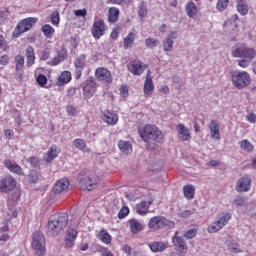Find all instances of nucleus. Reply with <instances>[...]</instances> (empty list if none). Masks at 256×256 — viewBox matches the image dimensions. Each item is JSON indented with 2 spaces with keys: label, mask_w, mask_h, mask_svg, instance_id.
<instances>
[{
  "label": "nucleus",
  "mask_w": 256,
  "mask_h": 256,
  "mask_svg": "<svg viewBox=\"0 0 256 256\" xmlns=\"http://www.w3.org/2000/svg\"><path fill=\"white\" fill-rule=\"evenodd\" d=\"M69 221V216L67 213H58L50 216L47 224V233L52 237H55L59 234L60 231H63L67 227Z\"/></svg>",
  "instance_id": "1"
},
{
  "label": "nucleus",
  "mask_w": 256,
  "mask_h": 256,
  "mask_svg": "<svg viewBox=\"0 0 256 256\" xmlns=\"http://www.w3.org/2000/svg\"><path fill=\"white\" fill-rule=\"evenodd\" d=\"M78 181L82 191H93L99 183V177L93 170H84L78 175Z\"/></svg>",
  "instance_id": "2"
},
{
  "label": "nucleus",
  "mask_w": 256,
  "mask_h": 256,
  "mask_svg": "<svg viewBox=\"0 0 256 256\" xmlns=\"http://www.w3.org/2000/svg\"><path fill=\"white\" fill-rule=\"evenodd\" d=\"M140 136L145 143H149V141L163 143V141H165V134L161 132L157 126L151 124L144 126L143 130L140 132Z\"/></svg>",
  "instance_id": "3"
},
{
  "label": "nucleus",
  "mask_w": 256,
  "mask_h": 256,
  "mask_svg": "<svg viewBox=\"0 0 256 256\" xmlns=\"http://www.w3.org/2000/svg\"><path fill=\"white\" fill-rule=\"evenodd\" d=\"M232 85L236 89H246L251 85V75L247 71L234 70L230 74Z\"/></svg>",
  "instance_id": "4"
},
{
  "label": "nucleus",
  "mask_w": 256,
  "mask_h": 256,
  "mask_svg": "<svg viewBox=\"0 0 256 256\" xmlns=\"http://www.w3.org/2000/svg\"><path fill=\"white\" fill-rule=\"evenodd\" d=\"M149 229L159 231V229H167V227H175V222L168 220L163 216H154L149 220Z\"/></svg>",
  "instance_id": "5"
},
{
  "label": "nucleus",
  "mask_w": 256,
  "mask_h": 256,
  "mask_svg": "<svg viewBox=\"0 0 256 256\" xmlns=\"http://www.w3.org/2000/svg\"><path fill=\"white\" fill-rule=\"evenodd\" d=\"M231 220V213H222L220 214V217L217 221L212 222L208 226V233H217L218 231H221L222 228L225 227Z\"/></svg>",
  "instance_id": "6"
},
{
  "label": "nucleus",
  "mask_w": 256,
  "mask_h": 256,
  "mask_svg": "<svg viewBox=\"0 0 256 256\" xmlns=\"http://www.w3.org/2000/svg\"><path fill=\"white\" fill-rule=\"evenodd\" d=\"M231 55H232V57L245 59V58L255 57L256 51L253 48H249V47L243 46V45L235 46L232 48Z\"/></svg>",
  "instance_id": "7"
},
{
  "label": "nucleus",
  "mask_w": 256,
  "mask_h": 256,
  "mask_svg": "<svg viewBox=\"0 0 256 256\" xmlns=\"http://www.w3.org/2000/svg\"><path fill=\"white\" fill-rule=\"evenodd\" d=\"M32 246L38 256H45V236L41 232H35L33 234Z\"/></svg>",
  "instance_id": "8"
},
{
  "label": "nucleus",
  "mask_w": 256,
  "mask_h": 256,
  "mask_svg": "<svg viewBox=\"0 0 256 256\" xmlns=\"http://www.w3.org/2000/svg\"><path fill=\"white\" fill-rule=\"evenodd\" d=\"M35 23H37V18H26V19L22 20L16 26L14 35H16V37L21 36L22 33H25V31H29L30 29H32L34 27Z\"/></svg>",
  "instance_id": "9"
},
{
  "label": "nucleus",
  "mask_w": 256,
  "mask_h": 256,
  "mask_svg": "<svg viewBox=\"0 0 256 256\" xmlns=\"http://www.w3.org/2000/svg\"><path fill=\"white\" fill-rule=\"evenodd\" d=\"M17 187V181L12 176L0 180V193H11Z\"/></svg>",
  "instance_id": "10"
},
{
  "label": "nucleus",
  "mask_w": 256,
  "mask_h": 256,
  "mask_svg": "<svg viewBox=\"0 0 256 256\" xmlns=\"http://www.w3.org/2000/svg\"><path fill=\"white\" fill-rule=\"evenodd\" d=\"M145 69H147V66L143 65V62L139 60H135L128 65V71L133 75H141Z\"/></svg>",
  "instance_id": "11"
},
{
  "label": "nucleus",
  "mask_w": 256,
  "mask_h": 256,
  "mask_svg": "<svg viewBox=\"0 0 256 256\" xmlns=\"http://www.w3.org/2000/svg\"><path fill=\"white\" fill-rule=\"evenodd\" d=\"M95 76L98 81H104L105 83H111L113 77H111V72L107 68H98L95 72Z\"/></svg>",
  "instance_id": "12"
},
{
  "label": "nucleus",
  "mask_w": 256,
  "mask_h": 256,
  "mask_svg": "<svg viewBox=\"0 0 256 256\" xmlns=\"http://www.w3.org/2000/svg\"><path fill=\"white\" fill-rule=\"evenodd\" d=\"M105 33V22L103 20L97 21L93 24L92 35L96 39H101Z\"/></svg>",
  "instance_id": "13"
},
{
  "label": "nucleus",
  "mask_w": 256,
  "mask_h": 256,
  "mask_svg": "<svg viewBox=\"0 0 256 256\" xmlns=\"http://www.w3.org/2000/svg\"><path fill=\"white\" fill-rule=\"evenodd\" d=\"M251 189V178L249 177H242L238 180L236 185V191L238 193H245Z\"/></svg>",
  "instance_id": "14"
},
{
  "label": "nucleus",
  "mask_w": 256,
  "mask_h": 256,
  "mask_svg": "<svg viewBox=\"0 0 256 256\" xmlns=\"http://www.w3.org/2000/svg\"><path fill=\"white\" fill-rule=\"evenodd\" d=\"M177 235H179V232H175V235L172 237V243L176 251H179V253H183V251L187 249V243L183 238Z\"/></svg>",
  "instance_id": "15"
},
{
  "label": "nucleus",
  "mask_w": 256,
  "mask_h": 256,
  "mask_svg": "<svg viewBox=\"0 0 256 256\" xmlns=\"http://www.w3.org/2000/svg\"><path fill=\"white\" fill-rule=\"evenodd\" d=\"M210 136L215 141H219L221 139V130L220 125L217 120H212L209 124Z\"/></svg>",
  "instance_id": "16"
},
{
  "label": "nucleus",
  "mask_w": 256,
  "mask_h": 256,
  "mask_svg": "<svg viewBox=\"0 0 256 256\" xmlns=\"http://www.w3.org/2000/svg\"><path fill=\"white\" fill-rule=\"evenodd\" d=\"M77 239V230L70 228L66 232L65 237V247L66 249H71L75 245V240Z\"/></svg>",
  "instance_id": "17"
},
{
  "label": "nucleus",
  "mask_w": 256,
  "mask_h": 256,
  "mask_svg": "<svg viewBox=\"0 0 256 256\" xmlns=\"http://www.w3.org/2000/svg\"><path fill=\"white\" fill-rule=\"evenodd\" d=\"M68 188H69V179L62 178L54 184L52 191L56 195H59V193H63V191H65Z\"/></svg>",
  "instance_id": "18"
},
{
  "label": "nucleus",
  "mask_w": 256,
  "mask_h": 256,
  "mask_svg": "<svg viewBox=\"0 0 256 256\" xmlns=\"http://www.w3.org/2000/svg\"><path fill=\"white\" fill-rule=\"evenodd\" d=\"M175 39H177V33L171 32L163 41V50L173 51V45L175 43Z\"/></svg>",
  "instance_id": "19"
},
{
  "label": "nucleus",
  "mask_w": 256,
  "mask_h": 256,
  "mask_svg": "<svg viewBox=\"0 0 256 256\" xmlns=\"http://www.w3.org/2000/svg\"><path fill=\"white\" fill-rule=\"evenodd\" d=\"M176 129L178 133V138L181 141H189V139H191V133H189V129H187L185 125L178 124Z\"/></svg>",
  "instance_id": "20"
},
{
  "label": "nucleus",
  "mask_w": 256,
  "mask_h": 256,
  "mask_svg": "<svg viewBox=\"0 0 256 256\" xmlns=\"http://www.w3.org/2000/svg\"><path fill=\"white\" fill-rule=\"evenodd\" d=\"M4 165L6 169H8V171L11 173H16V175H23V169L21 166H19V164L11 162V160H5Z\"/></svg>",
  "instance_id": "21"
},
{
  "label": "nucleus",
  "mask_w": 256,
  "mask_h": 256,
  "mask_svg": "<svg viewBox=\"0 0 256 256\" xmlns=\"http://www.w3.org/2000/svg\"><path fill=\"white\" fill-rule=\"evenodd\" d=\"M239 19V16L237 14H234L231 18H229L227 21L224 22V29L225 31L231 32L235 31L237 29V20Z\"/></svg>",
  "instance_id": "22"
},
{
  "label": "nucleus",
  "mask_w": 256,
  "mask_h": 256,
  "mask_svg": "<svg viewBox=\"0 0 256 256\" xmlns=\"http://www.w3.org/2000/svg\"><path fill=\"white\" fill-rule=\"evenodd\" d=\"M150 72L148 71V74L146 76V80L144 83V93L145 95H152L153 94V90L155 89V86L153 85V78H151V74H149Z\"/></svg>",
  "instance_id": "23"
},
{
  "label": "nucleus",
  "mask_w": 256,
  "mask_h": 256,
  "mask_svg": "<svg viewBox=\"0 0 256 256\" xmlns=\"http://www.w3.org/2000/svg\"><path fill=\"white\" fill-rule=\"evenodd\" d=\"M153 204V200L142 201L141 203L136 205V213L139 215H145L149 211V205Z\"/></svg>",
  "instance_id": "24"
},
{
  "label": "nucleus",
  "mask_w": 256,
  "mask_h": 256,
  "mask_svg": "<svg viewBox=\"0 0 256 256\" xmlns=\"http://www.w3.org/2000/svg\"><path fill=\"white\" fill-rule=\"evenodd\" d=\"M149 248L152 253H163L167 249V245L161 241L159 242H152L149 244Z\"/></svg>",
  "instance_id": "25"
},
{
  "label": "nucleus",
  "mask_w": 256,
  "mask_h": 256,
  "mask_svg": "<svg viewBox=\"0 0 256 256\" xmlns=\"http://www.w3.org/2000/svg\"><path fill=\"white\" fill-rule=\"evenodd\" d=\"M69 81H71V72L64 71L58 77V79L56 81V85H58V87H61L63 85H67V83H69Z\"/></svg>",
  "instance_id": "26"
},
{
  "label": "nucleus",
  "mask_w": 256,
  "mask_h": 256,
  "mask_svg": "<svg viewBox=\"0 0 256 256\" xmlns=\"http://www.w3.org/2000/svg\"><path fill=\"white\" fill-rule=\"evenodd\" d=\"M118 147H119L120 151L122 153H124L125 155H129V154L133 153V146L131 145V143H129L127 141L120 140L118 143Z\"/></svg>",
  "instance_id": "27"
},
{
  "label": "nucleus",
  "mask_w": 256,
  "mask_h": 256,
  "mask_svg": "<svg viewBox=\"0 0 256 256\" xmlns=\"http://www.w3.org/2000/svg\"><path fill=\"white\" fill-rule=\"evenodd\" d=\"M57 155H59V150L57 149V146H52L44 156V160L46 161V163H51V161H53V159H55Z\"/></svg>",
  "instance_id": "28"
},
{
  "label": "nucleus",
  "mask_w": 256,
  "mask_h": 256,
  "mask_svg": "<svg viewBox=\"0 0 256 256\" xmlns=\"http://www.w3.org/2000/svg\"><path fill=\"white\" fill-rule=\"evenodd\" d=\"M236 9L238 13L242 15H247L249 13V6L245 0H236Z\"/></svg>",
  "instance_id": "29"
},
{
  "label": "nucleus",
  "mask_w": 256,
  "mask_h": 256,
  "mask_svg": "<svg viewBox=\"0 0 256 256\" xmlns=\"http://www.w3.org/2000/svg\"><path fill=\"white\" fill-rule=\"evenodd\" d=\"M103 121L108 123V125H115L119 121V116L115 112H108V114L103 116Z\"/></svg>",
  "instance_id": "30"
},
{
  "label": "nucleus",
  "mask_w": 256,
  "mask_h": 256,
  "mask_svg": "<svg viewBox=\"0 0 256 256\" xmlns=\"http://www.w3.org/2000/svg\"><path fill=\"white\" fill-rule=\"evenodd\" d=\"M183 193H184V197L186 199H194L195 198V187H193V185L189 184V185H185L183 187Z\"/></svg>",
  "instance_id": "31"
},
{
  "label": "nucleus",
  "mask_w": 256,
  "mask_h": 256,
  "mask_svg": "<svg viewBox=\"0 0 256 256\" xmlns=\"http://www.w3.org/2000/svg\"><path fill=\"white\" fill-rule=\"evenodd\" d=\"M83 91H84V95L86 97H88V98L93 97V93H95V82H93V81L88 82L84 86Z\"/></svg>",
  "instance_id": "32"
},
{
  "label": "nucleus",
  "mask_w": 256,
  "mask_h": 256,
  "mask_svg": "<svg viewBox=\"0 0 256 256\" xmlns=\"http://www.w3.org/2000/svg\"><path fill=\"white\" fill-rule=\"evenodd\" d=\"M129 225H130V229L132 231V233L137 234L140 231H143V226L141 225V223L135 219H131L129 220Z\"/></svg>",
  "instance_id": "33"
},
{
  "label": "nucleus",
  "mask_w": 256,
  "mask_h": 256,
  "mask_svg": "<svg viewBox=\"0 0 256 256\" xmlns=\"http://www.w3.org/2000/svg\"><path fill=\"white\" fill-rule=\"evenodd\" d=\"M109 23H116V21H119V9L115 7H111L109 9Z\"/></svg>",
  "instance_id": "34"
},
{
  "label": "nucleus",
  "mask_w": 256,
  "mask_h": 256,
  "mask_svg": "<svg viewBox=\"0 0 256 256\" xmlns=\"http://www.w3.org/2000/svg\"><path fill=\"white\" fill-rule=\"evenodd\" d=\"M86 63H87V56H85L84 54H81L80 56H78L74 61V65L76 69H84Z\"/></svg>",
  "instance_id": "35"
},
{
  "label": "nucleus",
  "mask_w": 256,
  "mask_h": 256,
  "mask_svg": "<svg viewBox=\"0 0 256 256\" xmlns=\"http://www.w3.org/2000/svg\"><path fill=\"white\" fill-rule=\"evenodd\" d=\"M74 147L79 149V151H83L84 153H89L91 151L89 148H87V143H85L83 139H76L74 141Z\"/></svg>",
  "instance_id": "36"
},
{
  "label": "nucleus",
  "mask_w": 256,
  "mask_h": 256,
  "mask_svg": "<svg viewBox=\"0 0 256 256\" xmlns=\"http://www.w3.org/2000/svg\"><path fill=\"white\" fill-rule=\"evenodd\" d=\"M186 13L188 15V17H195V15H197V5H195L194 2H189L187 5H186Z\"/></svg>",
  "instance_id": "37"
},
{
  "label": "nucleus",
  "mask_w": 256,
  "mask_h": 256,
  "mask_svg": "<svg viewBox=\"0 0 256 256\" xmlns=\"http://www.w3.org/2000/svg\"><path fill=\"white\" fill-rule=\"evenodd\" d=\"M98 239L102 241V243H105L106 245H109L111 243V235L107 233L105 230H101L98 234Z\"/></svg>",
  "instance_id": "38"
},
{
  "label": "nucleus",
  "mask_w": 256,
  "mask_h": 256,
  "mask_svg": "<svg viewBox=\"0 0 256 256\" xmlns=\"http://www.w3.org/2000/svg\"><path fill=\"white\" fill-rule=\"evenodd\" d=\"M42 33H44L47 39H51L53 37V33H55V29H53L51 25L45 24L42 27Z\"/></svg>",
  "instance_id": "39"
},
{
  "label": "nucleus",
  "mask_w": 256,
  "mask_h": 256,
  "mask_svg": "<svg viewBox=\"0 0 256 256\" xmlns=\"http://www.w3.org/2000/svg\"><path fill=\"white\" fill-rule=\"evenodd\" d=\"M133 41H135V33L130 32L124 38V49H129V47H131V45H133Z\"/></svg>",
  "instance_id": "40"
},
{
  "label": "nucleus",
  "mask_w": 256,
  "mask_h": 256,
  "mask_svg": "<svg viewBox=\"0 0 256 256\" xmlns=\"http://www.w3.org/2000/svg\"><path fill=\"white\" fill-rule=\"evenodd\" d=\"M240 147L243 149V151H246V153H251L254 149L253 144H251L249 140H242L240 142Z\"/></svg>",
  "instance_id": "41"
},
{
  "label": "nucleus",
  "mask_w": 256,
  "mask_h": 256,
  "mask_svg": "<svg viewBox=\"0 0 256 256\" xmlns=\"http://www.w3.org/2000/svg\"><path fill=\"white\" fill-rule=\"evenodd\" d=\"M253 59H255V57L242 58V59L238 60V65L242 69H247V67H249L251 65V62L253 61Z\"/></svg>",
  "instance_id": "42"
},
{
  "label": "nucleus",
  "mask_w": 256,
  "mask_h": 256,
  "mask_svg": "<svg viewBox=\"0 0 256 256\" xmlns=\"http://www.w3.org/2000/svg\"><path fill=\"white\" fill-rule=\"evenodd\" d=\"M148 9H147V4L145 2H141V4L138 7V15L139 17H141L142 19L144 17H147V13H148Z\"/></svg>",
  "instance_id": "43"
},
{
  "label": "nucleus",
  "mask_w": 256,
  "mask_h": 256,
  "mask_svg": "<svg viewBox=\"0 0 256 256\" xmlns=\"http://www.w3.org/2000/svg\"><path fill=\"white\" fill-rule=\"evenodd\" d=\"M16 71H21L25 65V58L22 55H17L15 58Z\"/></svg>",
  "instance_id": "44"
},
{
  "label": "nucleus",
  "mask_w": 256,
  "mask_h": 256,
  "mask_svg": "<svg viewBox=\"0 0 256 256\" xmlns=\"http://www.w3.org/2000/svg\"><path fill=\"white\" fill-rule=\"evenodd\" d=\"M233 205H236V207H245L247 205V197H236L233 200Z\"/></svg>",
  "instance_id": "45"
},
{
  "label": "nucleus",
  "mask_w": 256,
  "mask_h": 256,
  "mask_svg": "<svg viewBox=\"0 0 256 256\" xmlns=\"http://www.w3.org/2000/svg\"><path fill=\"white\" fill-rule=\"evenodd\" d=\"M28 181H30V183H37V181H39V174H37V171L30 170L28 174Z\"/></svg>",
  "instance_id": "46"
},
{
  "label": "nucleus",
  "mask_w": 256,
  "mask_h": 256,
  "mask_svg": "<svg viewBox=\"0 0 256 256\" xmlns=\"http://www.w3.org/2000/svg\"><path fill=\"white\" fill-rule=\"evenodd\" d=\"M146 47H149L150 49H153V47H157L159 45V40L155 38H147L145 40Z\"/></svg>",
  "instance_id": "47"
},
{
  "label": "nucleus",
  "mask_w": 256,
  "mask_h": 256,
  "mask_svg": "<svg viewBox=\"0 0 256 256\" xmlns=\"http://www.w3.org/2000/svg\"><path fill=\"white\" fill-rule=\"evenodd\" d=\"M228 5H229V0H218L216 9H218V11H225Z\"/></svg>",
  "instance_id": "48"
},
{
  "label": "nucleus",
  "mask_w": 256,
  "mask_h": 256,
  "mask_svg": "<svg viewBox=\"0 0 256 256\" xmlns=\"http://www.w3.org/2000/svg\"><path fill=\"white\" fill-rule=\"evenodd\" d=\"M36 81L40 87H45V85H47V76L40 74L37 76Z\"/></svg>",
  "instance_id": "49"
},
{
  "label": "nucleus",
  "mask_w": 256,
  "mask_h": 256,
  "mask_svg": "<svg viewBox=\"0 0 256 256\" xmlns=\"http://www.w3.org/2000/svg\"><path fill=\"white\" fill-rule=\"evenodd\" d=\"M128 215H129V207L123 206L118 213V218L125 219V217H127Z\"/></svg>",
  "instance_id": "50"
},
{
  "label": "nucleus",
  "mask_w": 256,
  "mask_h": 256,
  "mask_svg": "<svg viewBox=\"0 0 256 256\" xmlns=\"http://www.w3.org/2000/svg\"><path fill=\"white\" fill-rule=\"evenodd\" d=\"M65 61V57L62 55H58L53 58L52 61L48 62V65H59V63Z\"/></svg>",
  "instance_id": "51"
},
{
  "label": "nucleus",
  "mask_w": 256,
  "mask_h": 256,
  "mask_svg": "<svg viewBox=\"0 0 256 256\" xmlns=\"http://www.w3.org/2000/svg\"><path fill=\"white\" fill-rule=\"evenodd\" d=\"M197 235V230L196 229H190L184 233L185 239H193Z\"/></svg>",
  "instance_id": "52"
},
{
  "label": "nucleus",
  "mask_w": 256,
  "mask_h": 256,
  "mask_svg": "<svg viewBox=\"0 0 256 256\" xmlns=\"http://www.w3.org/2000/svg\"><path fill=\"white\" fill-rule=\"evenodd\" d=\"M59 12H53L51 15V23L52 25H59Z\"/></svg>",
  "instance_id": "53"
},
{
  "label": "nucleus",
  "mask_w": 256,
  "mask_h": 256,
  "mask_svg": "<svg viewBox=\"0 0 256 256\" xmlns=\"http://www.w3.org/2000/svg\"><path fill=\"white\" fill-rule=\"evenodd\" d=\"M66 111H67L68 115H70L72 117H75V115H77V108H75V106L68 105L66 107Z\"/></svg>",
  "instance_id": "54"
},
{
  "label": "nucleus",
  "mask_w": 256,
  "mask_h": 256,
  "mask_svg": "<svg viewBox=\"0 0 256 256\" xmlns=\"http://www.w3.org/2000/svg\"><path fill=\"white\" fill-rule=\"evenodd\" d=\"M191 215H193V211L191 210H184L179 213V217H181L182 219H187L191 217Z\"/></svg>",
  "instance_id": "55"
},
{
  "label": "nucleus",
  "mask_w": 256,
  "mask_h": 256,
  "mask_svg": "<svg viewBox=\"0 0 256 256\" xmlns=\"http://www.w3.org/2000/svg\"><path fill=\"white\" fill-rule=\"evenodd\" d=\"M99 253L101 256H115V255H113V252H111V250H109V248H102L99 250Z\"/></svg>",
  "instance_id": "56"
},
{
  "label": "nucleus",
  "mask_w": 256,
  "mask_h": 256,
  "mask_svg": "<svg viewBox=\"0 0 256 256\" xmlns=\"http://www.w3.org/2000/svg\"><path fill=\"white\" fill-rule=\"evenodd\" d=\"M28 162L30 163L31 167H39V159L36 157H30Z\"/></svg>",
  "instance_id": "57"
},
{
  "label": "nucleus",
  "mask_w": 256,
  "mask_h": 256,
  "mask_svg": "<svg viewBox=\"0 0 256 256\" xmlns=\"http://www.w3.org/2000/svg\"><path fill=\"white\" fill-rule=\"evenodd\" d=\"M120 95L121 97H129V89L127 88V86H121Z\"/></svg>",
  "instance_id": "58"
},
{
  "label": "nucleus",
  "mask_w": 256,
  "mask_h": 256,
  "mask_svg": "<svg viewBox=\"0 0 256 256\" xmlns=\"http://www.w3.org/2000/svg\"><path fill=\"white\" fill-rule=\"evenodd\" d=\"M229 249L232 253H241V248H239L238 244H231Z\"/></svg>",
  "instance_id": "59"
},
{
  "label": "nucleus",
  "mask_w": 256,
  "mask_h": 256,
  "mask_svg": "<svg viewBox=\"0 0 256 256\" xmlns=\"http://www.w3.org/2000/svg\"><path fill=\"white\" fill-rule=\"evenodd\" d=\"M49 57H50L49 50H47V49L43 50L42 53H41L40 59L42 61H47V59H49Z\"/></svg>",
  "instance_id": "60"
},
{
  "label": "nucleus",
  "mask_w": 256,
  "mask_h": 256,
  "mask_svg": "<svg viewBox=\"0 0 256 256\" xmlns=\"http://www.w3.org/2000/svg\"><path fill=\"white\" fill-rule=\"evenodd\" d=\"M26 57H35V50L32 46L26 48Z\"/></svg>",
  "instance_id": "61"
},
{
  "label": "nucleus",
  "mask_w": 256,
  "mask_h": 256,
  "mask_svg": "<svg viewBox=\"0 0 256 256\" xmlns=\"http://www.w3.org/2000/svg\"><path fill=\"white\" fill-rule=\"evenodd\" d=\"M76 17H85V15H87V10L85 9H79V10H76L74 11Z\"/></svg>",
  "instance_id": "62"
},
{
  "label": "nucleus",
  "mask_w": 256,
  "mask_h": 256,
  "mask_svg": "<svg viewBox=\"0 0 256 256\" xmlns=\"http://www.w3.org/2000/svg\"><path fill=\"white\" fill-rule=\"evenodd\" d=\"M246 119L249 123H255L256 122V115L253 113H250L246 116Z\"/></svg>",
  "instance_id": "63"
},
{
  "label": "nucleus",
  "mask_w": 256,
  "mask_h": 256,
  "mask_svg": "<svg viewBox=\"0 0 256 256\" xmlns=\"http://www.w3.org/2000/svg\"><path fill=\"white\" fill-rule=\"evenodd\" d=\"M14 135L15 133L11 129H7L4 131V136L7 137V139H11V137H13Z\"/></svg>",
  "instance_id": "64"
}]
</instances>
